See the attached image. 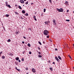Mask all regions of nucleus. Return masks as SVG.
<instances>
[{
  "mask_svg": "<svg viewBox=\"0 0 74 74\" xmlns=\"http://www.w3.org/2000/svg\"><path fill=\"white\" fill-rule=\"evenodd\" d=\"M47 38H49V36H47Z\"/></svg>",
  "mask_w": 74,
  "mask_h": 74,
  "instance_id": "32",
  "label": "nucleus"
},
{
  "mask_svg": "<svg viewBox=\"0 0 74 74\" xmlns=\"http://www.w3.org/2000/svg\"><path fill=\"white\" fill-rule=\"evenodd\" d=\"M8 3L6 4V5L7 7H8Z\"/></svg>",
  "mask_w": 74,
  "mask_h": 74,
  "instance_id": "36",
  "label": "nucleus"
},
{
  "mask_svg": "<svg viewBox=\"0 0 74 74\" xmlns=\"http://www.w3.org/2000/svg\"><path fill=\"white\" fill-rule=\"evenodd\" d=\"M31 5H32V4H33V3H31Z\"/></svg>",
  "mask_w": 74,
  "mask_h": 74,
  "instance_id": "51",
  "label": "nucleus"
},
{
  "mask_svg": "<svg viewBox=\"0 0 74 74\" xmlns=\"http://www.w3.org/2000/svg\"><path fill=\"white\" fill-rule=\"evenodd\" d=\"M20 2L21 3H22V4H23L24 3V1H23V0H21L20 1Z\"/></svg>",
  "mask_w": 74,
  "mask_h": 74,
  "instance_id": "6",
  "label": "nucleus"
},
{
  "mask_svg": "<svg viewBox=\"0 0 74 74\" xmlns=\"http://www.w3.org/2000/svg\"><path fill=\"white\" fill-rule=\"evenodd\" d=\"M21 19H23V18H22V17H21Z\"/></svg>",
  "mask_w": 74,
  "mask_h": 74,
  "instance_id": "49",
  "label": "nucleus"
},
{
  "mask_svg": "<svg viewBox=\"0 0 74 74\" xmlns=\"http://www.w3.org/2000/svg\"><path fill=\"white\" fill-rule=\"evenodd\" d=\"M49 1L50 3H52V1L51 0H49Z\"/></svg>",
  "mask_w": 74,
  "mask_h": 74,
  "instance_id": "33",
  "label": "nucleus"
},
{
  "mask_svg": "<svg viewBox=\"0 0 74 74\" xmlns=\"http://www.w3.org/2000/svg\"><path fill=\"white\" fill-rule=\"evenodd\" d=\"M29 54H30V55H31V54H32V52H31V51H30L29 52Z\"/></svg>",
  "mask_w": 74,
  "mask_h": 74,
  "instance_id": "35",
  "label": "nucleus"
},
{
  "mask_svg": "<svg viewBox=\"0 0 74 74\" xmlns=\"http://www.w3.org/2000/svg\"><path fill=\"white\" fill-rule=\"evenodd\" d=\"M16 34H19V33L18 32H16Z\"/></svg>",
  "mask_w": 74,
  "mask_h": 74,
  "instance_id": "29",
  "label": "nucleus"
},
{
  "mask_svg": "<svg viewBox=\"0 0 74 74\" xmlns=\"http://www.w3.org/2000/svg\"><path fill=\"white\" fill-rule=\"evenodd\" d=\"M38 56L39 58H42V56H41L38 55Z\"/></svg>",
  "mask_w": 74,
  "mask_h": 74,
  "instance_id": "25",
  "label": "nucleus"
},
{
  "mask_svg": "<svg viewBox=\"0 0 74 74\" xmlns=\"http://www.w3.org/2000/svg\"><path fill=\"white\" fill-rule=\"evenodd\" d=\"M0 56H1V55L0 54Z\"/></svg>",
  "mask_w": 74,
  "mask_h": 74,
  "instance_id": "57",
  "label": "nucleus"
},
{
  "mask_svg": "<svg viewBox=\"0 0 74 74\" xmlns=\"http://www.w3.org/2000/svg\"><path fill=\"white\" fill-rule=\"evenodd\" d=\"M2 53H3V52L1 51V52L0 53V54L1 55V54Z\"/></svg>",
  "mask_w": 74,
  "mask_h": 74,
  "instance_id": "42",
  "label": "nucleus"
},
{
  "mask_svg": "<svg viewBox=\"0 0 74 74\" xmlns=\"http://www.w3.org/2000/svg\"><path fill=\"white\" fill-rule=\"evenodd\" d=\"M25 69H26V70H28V68H25Z\"/></svg>",
  "mask_w": 74,
  "mask_h": 74,
  "instance_id": "37",
  "label": "nucleus"
},
{
  "mask_svg": "<svg viewBox=\"0 0 74 74\" xmlns=\"http://www.w3.org/2000/svg\"><path fill=\"white\" fill-rule=\"evenodd\" d=\"M15 6H16H16H17V5H15Z\"/></svg>",
  "mask_w": 74,
  "mask_h": 74,
  "instance_id": "53",
  "label": "nucleus"
},
{
  "mask_svg": "<svg viewBox=\"0 0 74 74\" xmlns=\"http://www.w3.org/2000/svg\"><path fill=\"white\" fill-rule=\"evenodd\" d=\"M59 12H63V9L62 8H60V9H59L58 8L56 9Z\"/></svg>",
  "mask_w": 74,
  "mask_h": 74,
  "instance_id": "2",
  "label": "nucleus"
},
{
  "mask_svg": "<svg viewBox=\"0 0 74 74\" xmlns=\"http://www.w3.org/2000/svg\"><path fill=\"white\" fill-rule=\"evenodd\" d=\"M39 50H40V48H39Z\"/></svg>",
  "mask_w": 74,
  "mask_h": 74,
  "instance_id": "55",
  "label": "nucleus"
},
{
  "mask_svg": "<svg viewBox=\"0 0 74 74\" xmlns=\"http://www.w3.org/2000/svg\"><path fill=\"white\" fill-rule=\"evenodd\" d=\"M26 4H28V2H26Z\"/></svg>",
  "mask_w": 74,
  "mask_h": 74,
  "instance_id": "39",
  "label": "nucleus"
},
{
  "mask_svg": "<svg viewBox=\"0 0 74 74\" xmlns=\"http://www.w3.org/2000/svg\"><path fill=\"white\" fill-rule=\"evenodd\" d=\"M16 69V70H18V71H20V69H17V68H15Z\"/></svg>",
  "mask_w": 74,
  "mask_h": 74,
  "instance_id": "18",
  "label": "nucleus"
},
{
  "mask_svg": "<svg viewBox=\"0 0 74 74\" xmlns=\"http://www.w3.org/2000/svg\"><path fill=\"white\" fill-rule=\"evenodd\" d=\"M53 64H55V62H53Z\"/></svg>",
  "mask_w": 74,
  "mask_h": 74,
  "instance_id": "47",
  "label": "nucleus"
},
{
  "mask_svg": "<svg viewBox=\"0 0 74 74\" xmlns=\"http://www.w3.org/2000/svg\"><path fill=\"white\" fill-rule=\"evenodd\" d=\"M26 16H28L29 15V14L27 13H26L25 14Z\"/></svg>",
  "mask_w": 74,
  "mask_h": 74,
  "instance_id": "30",
  "label": "nucleus"
},
{
  "mask_svg": "<svg viewBox=\"0 0 74 74\" xmlns=\"http://www.w3.org/2000/svg\"><path fill=\"white\" fill-rule=\"evenodd\" d=\"M45 11H46V9H44V12H45Z\"/></svg>",
  "mask_w": 74,
  "mask_h": 74,
  "instance_id": "21",
  "label": "nucleus"
},
{
  "mask_svg": "<svg viewBox=\"0 0 74 74\" xmlns=\"http://www.w3.org/2000/svg\"><path fill=\"white\" fill-rule=\"evenodd\" d=\"M9 55H11V56H13V54L12 53H10L9 54Z\"/></svg>",
  "mask_w": 74,
  "mask_h": 74,
  "instance_id": "23",
  "label": "nucleus"
},
{
  "mask_svg": "<svg viewBox=\"0 0 74 74\" xmlns=\"http://www.w3.org/2000/svg\"><path fill=\"white\" fill-rule=\"evenodd\" d=\"M2 59H5V56H2Z\"/></svg>",
  "mask_w": 74,
  "mask_h": 74,
  "instance_id": "10",
  "label": "nucleus"
},
{
  "mask_svg": "<svg viewBox=\"0 0 74 74\" xmlns=\"http://www.w3.org/2000/svg\"><path fill=\"white\" fill-rule=\"evenodd\" d=\"M22 43H23V44H25V42L24 41H23L22 42Z\"/></svg>",
  "mask_w": 74,
  "mask_h": 74,
  "instance_id": "43",
  "label": "nucleus"
},
{
  "mask_svg": "<svg viewBox=\"0 0 74 74\" xmlns=\"http://www.w3.org/2000/svg\"><path fill=\"white\" fill-rule=\"evenodd\" d=\"M73 69H74V67H73Z\"/></svg>",
  "mask_w": 74,
  "mask_h": 74,
  "instance_id": "59",
  "label": "nucleus"
},
{
  "mask_svg": "<svg viewBox=\"0 0 74 74\" xmlns=\"http://www.w3.org/2000/svg\"><path fill=\"white\" fill-rule=\"evenodd\" d=\"M43 44H45V42L43 41Z\"/></svg>",
  "mask_w": 74,
  "mask_h": 74,
  "instance_id": "48",
  "label": "nucleus"
},
{
  "mask_svg": "<svg viewBox=\"0 0 74 74\" xmlns=\"http://www.w3.org/2000/svg\"><path fill=\"white\" fill-rule=\"evenodd\" d=\"M16 60L18 61L19 60V57H17L16 58Z\"/></svg>",
  "mask_w": 74,
  "mask_h": 74,
  "instance_id": "12",
  "label": "nucleus"
},
{
  "mask_svg": "<svg viewBox=\"0 0 74 74\" xmlns=\"http://www.w3.org/2000/svg\"><path fill=\"white\" fill-rule=\"evenodd\" d=\"M38 54L40 55L41 54V52H38Z\"/></svg>",
  "mask_w": 74,
  "mask_h": 74,
  "instance_id": "19",
  "label": "nucleus"
},
{
  "mask_svg": "<svg viewBox=\"0 0 74 74\" xmlns=\"http://www.w3.org/2000/svg\"><path fill=\"white\" fill-rule=\"evenodd\" d=\"M18 7L19 8V9H20V10H21V9H22V8L20 6H19Z\"/></svg>",
  "mask_w": 74,
  "mask_h": 74,
  "instance_id": "15",
  "label": "nucleus"
},
{
  "mask_svg": "<svg viewBox=\"0 0 74 74\" xmlns=\"http://www.w3.org/2000/svg\"><path fill=\"white\" fill-rule=\"evenodd\" d=\"M66 21H67L68 22H70V20H66Z\"/></svg>",
  "mask_w": 74,
  "mask_h": 74,
  "instance_id": "31",
  "label": "nucleus"
},
{
  "mask_svg": "<svg viewBox=\"0 0 74 74\" xmlns=\"http://www.w3.org/2000/svg\"><path fill=\"white\" fill-rule=\"evenodd\" d=\"M25 12H26L25 10H23L22 11V13L23 14H25Z\"/></svg>",
  "mask_w": 74,
  "mask_h": 74,
  "instance_id": "7",
  "label": "nucleus"
},
{
  "mask_svg": "<svg viewBox=\"0 0 74 74\" xmlns=\"http://www.w3.org/2000/svg\"><path fill=\"white\" fill-rule=\"evenodd\" d=\"M24 5H23V6H24Z\"/></svg>",
  "mask_w": 74,
  "mask_h": 74,
  "instance_id": "58",
  "label": "nucleus"
},
{
  "mask_svg": "<svg viewBox=\"0 0 74 74\" xmlns=\"http://www.w3.org/2000/svg\"><path fill=\"white\" fill-rule=\"evenodd\" d=\"M58 58L59 59H60V60H61V59H62V58H61L60 56H58Z\"/></svg>",
  "mask_w": 74,
  "mask_h": 74,
  "instance_id": "8",
  "label": "nucleus"
},
{
  "mask_svg": "<svg viewBox=\"0 0 74 74\" xmlns=\"http://www.w3.org/2000/svg\"><path fill=\"white\" fill-rule=\"evenodd\" d=\"M15 13L17 15H19V13H18L17 12H15Z\"/></svg>",
  "mask_w": 74,
  "mask_h": 74,
  "instance_id": "11",
  "label": "nucleus"
},
{
  "mask_svg": "<svg viewBox=\"0 0 74 74\" xmlns=\"http://www.w3.org/2000/svg\"><path fill=\"white\" fill-rule=\"evenodd\" d=\"M53 23H55V20H53Z\"/></svg>",
  "mask_w": 74,
  "mask_h": 74,
  "instance_id": "24",
  "label": "nucleus"
},
{
  "mask_svg": "<svg viewBox=\"0 0 74 74\" xmlns=\"http://www.w3.org/2000/svg\"><path fill=\"white\" fill-rule=\"evenodd\" d=\"M68 56L69 57L70 59H71V57L70 56V55H68Z\"/></svg>",
  "mask_w": 74,
  "mask_h": 74,
  "instance_id": "17",
  "label": "nucleus"
},
{
  "mask_svg": "<svg viewBox=\"0 0 74 74\" xmlns=\"http://www.w3.org/2000/svg\"><path fill=\"white\" fill-rule=\"evenodd\" d=\"M10 41H11V40H10V39H8V42H10Z\"/></svg>",
  "mask_w": 74,
  "mask_h": 74,
  "instance_id": "27",
  "label": "nucleus"
},
{
  "mask_svg": "<svg viewBox=\"0 0 74 74\" xmlns=\"http://www.w3.org/2000/svg\"><path fill=\"white\" fill-rule=\"evenodd\" d=\"M29 30H30L31 31H32V29H31V28H29L28 29Z\"/></svg>",
  "mask_w": 74,
  "mask_h": 74,
  "instance_id": "34",
  "label": "nucleus"
},
{
  "mask_svg": "<svg viewBox=\"0 0 74 74\" xmlns=\"http://www.w3.org/2000/svg\"><path fill=\"white\" fill-rule=\"evenodd\" d=\"M9 7V8H11V6H10V5H8V6Z\"/></svg>",
  "mask_w": 74,
  "mask_h": 74,
  "instance_id": "14",
  "label": "nucleus"
},
{
  "mask_svg": "<svg viewBox=\"0 0 74 74\" xmlns=\"http://www.w3.org/2000/svg\"><path fill=\"white\" fill-rule=\"evenodd\" d=\"M24 1H26V0H24Z\"/></svg>",
  "mask_w": 74,
  "mask_h": 74,
  "instance_id": "54",
  "label": "nucleus"
},
{
  "mask_svg": "<svg viewBox=\"0 0 74 74\" xmlns=\"http://www.w3.org/2000/svg\"><path fill=\"white\" fill-rule=\"evenodd\" d=\"M50 60H49L48 61V62H49V63H50Z\"/></svg>",
  "mask_w": 74,
  "mask_h": 74,
  "instance_id": "50",
  "label": "nucleus"
},
{
  "mask_svg": "<svg viewBox=\"0 0 74 74\" xmlns=\"http://www.w3.org/2000/svg\"><path fill=\"white\" fill-rule=\"evenodd\" d=\"M55 58L56 59V60H57L58 62H60V60H59L58 59V57H55Z\"/></svg>",
  "mask_w": 74,
  "mask_h": 74,
  "instance_id": "4",
  "label": "nucleus"
},
{
  "mask_svg": "<svg viewBox=\"0 0 74 74\" xmlns=\"http://www.w3.org/2000/svg\"><path fill=\"white\" fill-rule=\"evenodd\" d=\"M38 43L39 44H40V45H42V44H41V42H39Z\"/></svg>",
  "mask_w": 74,
  "mask_h": 74,
  "instance_id": "20",
  "label": "nucleus"
},
{
  "mask_svg": "<svg viewBox=\"0 0 74 74\" xmlns=\"http://www.w3.org/2000/svg\"><path fill=\"white\" fill-rule=\"evenodd\" d=\"M5 3L6 4H8L7 1L5 2Z\"/></svg>",
  "mask_w": 74,
  "mask_h": 74,
  "instance_id": "40",
  "label": "nucleus"
},
{
  "mask_svg": "<svg viewBox=\"0 0 74 74\" xmlns=\"http://www.w3.org/2000/svg\"><path fill=\"white\" fill-rule=\"evenodd\" d=\"M66 3V6H67V5H69V2H68V1H66L65 3Z\"/></svg>",
  "mask_w": 74,
  "mask_h": 74,
  "instance_id": "3",
  "label": "nucleus"
},
{
  "mask_svg": "<svg viewBox=\"0 0 74 74\" xmlns=\"http://www.w3.org/2000/svg\"><path fill=\"white\" fill-rule=\"evenodd\" d=\"M24 38H25V39H26V37H23Z\"/></svg>",
  "mask_w": 74,
  "mask_h": 74,
  "instance_id": "46",
  "label": "nucleus"
},
{
  "mask_svg": "<svg viewBox=\"0 0 74 74\" xmlns=\"http://www.w3.org/2000/svg\"><path fill=\"white\" fill-rule=\"evenodd\" d=\"M29 38H30V37H29Z\"/></svg>",
  "mask_w": 74,
  "mask_h": 74,
  "instance_id": "60",
  "label": "nucleus"
},
{
  "mask_svg": "<svg viewBox=\"0 0 74 74\" xmlns=\"http://www.w3.org/2000/svg\"><path fill=\"white\" fill-rule=\"evenodd\" d=\"M43 33L45 36H47V35H48L49 32H48V31H47V30H44Z\"/></svg>",
  "mask_w": 74,
  "mask_h": 74,
  "instance_id": "1",
  "label": "nucleus"
},
{
  "mask_svg": "<svg viewBox=\"0 0 74 74\" xmlns=\"http://www.w3.org/2000/svg\"><path fill=\"white\" fill-rule=\"evenodd\" d=\"M33 18H34V20H35V21H37V19H36V16H33Z\"/></svg>",
  "mask_w": 74,
  "mask_h": 74,
  "instance_id": "9",
  "label": "nucleus"
},
{
  "mask_svg": "<svg viewBox=\"0 0 74 74\" xmlns=\"http://www.w3.org/2000/svg\"><path fill=\"white\" fill-rule=\"evenodd\" d=\"M21 60H22V61H24V58H22L21 59Z\"/></svg>",
  "mask_w": 74,
  "mask_h": 74,
  "instance_id": "28",
  "label": "nucleus"
},
{
  "mask_svg": "<svg viewBox=\"0 0 74 74\" xmlns=\"http://www.w3.org/2000/svg\"><path fill=\"white\" fill-rule=\"evenodd\" d=\"M55 51H58V49H55Z\"/></svg>",
  "mask_w": 74,
  "mask_h": 74,
  "instance_id": "44",
  "label": "nucleus"
},
{
  "mask_svg": "<svg viewBox=\"0 0 74 74\" xmlns=\"http://www.w3.org/2000/svg\"><path fill=\"white\" fill-rule=\"evenodd\" d=\"M27 45L28 47H30V46H31V45H30V44L29 43H28V44H27Z\"/></svg>",
  "mask_w": 74,
  "mask_h": 74,
  "instance_id": "13",
  "label": "nucleus"
},
{
  "mask_svg": "<svg viewBox=\"0 0 74 74\" xmlns=\"http://www.w3.org/2000/svg\"><path fill=\"white\" fill-rule=\"evenodd\" d=\"M48 22L49 23H50V21H48Z\"/></svg>",
  "mask_w": 74,
  "mask_h": 74,
  "instance_id": "52",
  "label": "nucleus"
},
{
  "mask_svg": "<svg viewBox=\"0 0 74 74\" xmlns=\"http://www.w3.org/2000/svg\"><path fill=\"white\" fill-rule=\"evenodd\" d=\"M27 74H28V73H27Z\"/></svg>",
  "mask_w": 74,
  "mask_h": 74,
  "instance_id": "61",
  "label": "nucleus"
},
{
  "mask_svg": "<svg viewBox=\"0 0 74 74\" xmlns=\"http://www.w3.org/2000/svg\"><path fill=\"white\" fill-rule=\"evenodd\" d=\"M32 71L33 73H36V70L34 69V68L32 69Z\"/></svg>",
  "mask_w": 74,
  "mask_h": 74,
  "instance_id": "5",
  "label": "nucleus"
},
{
  "mask_svg": "<svg viewBox=\"0 0 74 74\" xmlns=\"http://www.w3.org/2000/svg\"><path fill=\"white\" fill-rule=\"evenodd\" d=\"M19 62H21V60H18Z\"/></svg>",
  "mask_w": 74,
  "mask_h": 74,
  "instance_id": "45",
  "label": "nucleus"
},
{
  "mask_svg": "<svg viewBox=\"0 0 74 74\" xmlns=\"http://www.w3.org/2000/svg\"><path fill=\"white\" fill-rule=\"evenodd\" d=\"M45 24H47V25L48 24V22H47V21H46L45 22Z\"/></svg>",
  "mask_w": 74,
  "mask_h": 74,
  "instance_id": "22",
  "label": "nucleus"
},
{
  "mask_svg": "<svg viewBox=\"0 0 74 74\" xmlns=\"http://www.w3.org/2000/svg\"><path fill=\"white\" fill-rule=\"evenodd\" d=\"M50 69L51 70V71H52V68H50Z\"/></svg>",
  "mask_w": 74,
  "mask_h": 74,
  "instance_id": "26",
  "label": "nucleus"
},
{
  "mask_svg": "<svg viewBox=\"0 0 74 74\" xmlns=\"http://www.w3.org/2000/svg\"><path fill=\"white\" fill-rule=\"evenodd\" d=\"M69 11V10H67V11H66V12H68Z\"/></svg>",
  "mask_w": 74,
  "mask_h": 74,
  "instance_id": "41",
  "label": "nucleus"
},
{
  "mask_svg": "<svg viewBox=\"0 0 74 74\" xmlns=\"http://www.w3.org/2000/svg\"><path fill=\"white\" fill-rule=\"evenodd\" d=\"M73 45L74 46V43L73 44Z\"/></svg>",
  "mask_w": 74,
  "mask_h": 74,
  "instance_id": "56",
  "label": "nucleus"
},
{
  "mask_svg": "<svg viewBox=\"0 0 74 74\" xmlns=\"http://www.w3.org/2000/svg\"><path fill=\"white\" fill-rule=\"evenodd\" d=\"M25 51H23V54H25Z\"/></svg>",
  "mask_w": 74,
  "mask_h": 74,
  "instance_id": "38",
  "label": "nucleus"
},
{
  "mask_svg": "<svg viewBox=\"0 0 74 74\" xmlns=\"http://www.w3.org/2000/svg\"><path fill=\"white\" fill-rule=\"evenodd\" d=\"M5 16H6V17H8V16H9V15L8 14H6V15H5Z\"/></svg>",
  "mask_w": 74,
  "mask_h": 74,
  "instance_id": "16",
  "label": "nucleus"
}]
</instances>
